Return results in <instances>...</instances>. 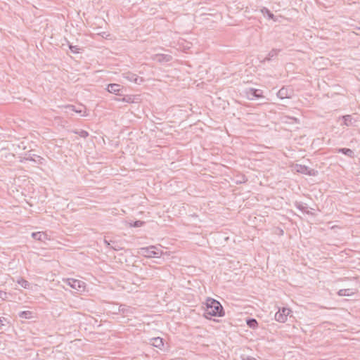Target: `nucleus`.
Masks as SVG:
<instances>
[{"label": "nucleus", "mask_w": 360, "mask_h": 360, "mask_svg": "<svg viewBox=\"0 0 360 360\" xmlns=\"http://www.w3.org/2000/svg\"><path fill=\"white\" fill-rule=\"evenodd\" d=\"M354 292L352 289H341L338 292V295L340 296H350L353 295Z\"/></svg>", "instance_id": "5701e85b"}, {"label": "nucleus", "mask_w": 360, "mask_h": 360, "mask_svg": "<svg viewBox=\"0 0 360 360\" xmlns=\"http://www.w3.org/2000/svg\"><path fill=\"white\" fill-rule=\"evenodd\" d=\"M134 308H132L129 306L125 305V304H121L118 309L119 312L125 316H129V314H132L134 313Z\"/></svg>", "instance_id": "4468645a"}, {"label": "nucleus", "mask_w": 360, "mask_h": 360, "mask_svg": "<svg viewBox=\"0 0 360 360\" xmlns=\"http://www.w3.org/2000/svg\"><path fill=\"white\" fill-rule=\"evenodd\" d=\"M335 151L337 153L344 154V155H347V157H349V158H354V151L352 150H351L350 148H336Z\"/></svg>", "instance_id": "a211bd4d"}, {"label": "nucleus", "mask_w": 360, "mask_h": 360, "mask_svg": "<svg viewBox=\"0 0 360 360\" xmlns=\"http://www.w3.org/2000/svg\"><path fill=\"white\" fill-rule=\"evenodd\" d=\"M0 298H1L4 300H6L7 298V293L0 290Z\"/></svg>", "instance_id": "473e14b6"}, {"label": "nucleus", "mask_w": 360, "mask_h": 360, "mask_svg": "<svg viewBox=\"0 0 360 360\" xmlns=\"http://www.w3.org/2000/svg\"><path fill=\"white\" fill-rule=\"evenodd\" d=\"M155 60L159 63H167L172 60V56L169 54H157Z\"/></svg>", "instance_id": "2eb2a0df"}, {"label": "nucleus", "mask_w": 360, "mask_h": 360, "mask_svg": "<svg viewBox=\"0 0 360 360\" xmlns=\"http://www.w3.org/2000/svg\"><path fill=\"white\" fill-rule=\"evenodd\" d=\"M237 179L236 180V184H244L248 181V178L244 174H240L236 176Z\"/></svg>", "instance_id": "b1692460"}, {"label": "nucleus", "mask_w": 360, "mask_h": 360, "mask_svg": "<svg viewBox=\"0 0 360 360\" xmlns=\"http://www.w3.org/2000/svg\"><path fill=\"white\" fill-rule=\"evenodd\" d=\"M281 49H273L271 51H269L267 56L265 58H264L262 62L265 63L275 60L278 53L281 52Z\"/></svg>", "instance_id": "f8f14e48"}, {"label": "nucleus", "mask_w": 360, "mask_h": 360, "mask_svg": "<svg viewBox=\"0 0 360 360\" xmlns=\"http://www.w3.org/2000/svg\"><path fill=\"white\" fill-rule=\"evenodd\" d=\"M134 97L132 95L124 96L121 99L122 101L125 102V103H134Z\"/></svg>", "instance_id": "bb28decb"}, {"label": "nucleus", "mask_w": 360, "mask_h": 360, "mask_svg": "<svg viewBox=\"0 0 360 360\" xmlns=\"http://www.w3.org/2000/svg\"><path fill=\"white\" fill-rule=\"evenodd\" d=\"M112 245H113L111 247V248L115 251H118L123 249V248L120 246L117 242H115V243H112Z\"/></svg>", "instance_id": "7c9ffc66"}, {"label": "nucleus", "mask_w": 360, "mask_h": 360, "mask_svg": "<svg viewBox=\"0 0 360 360\" xmlns=\"http://www.w3.org/2000/svg\"><path fill=\"white\" fill-rule=\"evenodd\" d=\"M296 171L299 173L306 174L308 176H315L318 174V171L314 169H311L306 165H296Z\"/></svg>", "instance_id": "423d86ee"}, {"label": "nucleus", "mask_w": 360, "mask_h": 360, "mask_svg": "<svg viewBox=\"0 0 360 360\" xmlns=\"http://www.w3.org/2000/svg\"><path fill=\"white\" fill-rule=\"evenodd\" d=\"M75 133L77 134L79 136H81L82 138H86L87 136H89L88 131H86L85 130L82 129L79 131H76Z\"/></svg>", "instance_id": "c85d7f7f"}, {"label": "nucleus", "mask_w": 360, "mask_h": 360, "mask_svg": "<svg viewBox=\"0 0 360 360\" xmlns=\"http://www.w3.org/2000/svg\"><path fill=\"white\" fill-rule=\"evenodd\" d=\"M68 46L72 53H79V48L77 46H74V45L68 43Z\"/></svg>", "instance_id": "cd10ccee"}, {"label": "nucleus", "mask_w": 360, "mask_h": 360, "mask_svg": "<svg viewBox=\"0 0 360 360\" xmlns=\"http://www.w3.org/2000/svg\"><path fill=\"white\" fill-rule=\"evenodd\" d=\"M360 30V28H359Z\"/></svg>", "instance_id": "f704fd0d"}, {"label": "nucleus", "mask_w": 360, "mask_h": 360, "mask_svg": "<svg viewBox=\"0 0 360 360\" xmlns=\"http://www.w3.org/2000/svg\"><path fill=\"white\" fill-rule=\"evenodd\" d=\"M145 224L144 221H141V220H136V221H131L129 223V226L131 227H135V228H138V227H141L142 226L143 224Z\"/></svg>", "instance_id": "a878e982"}, {"label": "nucleus", "mask_w": 360, "mask_h": 360, "mask_svg": "<svg viewBox=\"0 0 360 360\" xmlns=\"http://www.w3.org/2000/svg\"><path fill=\"white\" fill-rule=\"evenodd\" d=\"M246 323L248 326L250 328L255 329L258 327V322L254 318H248L246 319Z\"/></svg>", "instance_id": "6ab92c4d"}, {"label": "nucleus", "mask_w": 360, "mask_h": 360, "mask_svg": "<svg viewBox=\"0 0 360 360\" xmlns=\"http://www.w3.org/2000/svg\"><path fill=\"white\" fill-rule=\"evenodd\" d=\"M202 309L204 310V316L207 319H210V316L222 317L225 314L224 309L221 303L211 297L207 298Z\"/></svg>", "instance_id": "f257e3e1"}, {"label": "nucleus", "mask_w": 360, "mask_h": 360, "mask_svg": "<svg viewBox=\"0 0 360 360\" xmlns=\"http://www.w3.org/2000/svg\"><path fill=\"white\" fill-rule=\"evenodd\" d=\"M6 323H8L7 319L5 317H0V328H1L2 326H6Z\"/></svg>", "instance_id": "c756f323"}, {"label": "nucleus", "mask_w": 360, "mask_h": 360, "mask_svg": "<svg viewBox=\"0 0 360 360\" xmlns=\"http://www.w3.org/2000/svg\"><path fill=\"white\" fill-rule=\"evenodd\" d=\"M68 284L73 289L77 290L78 291L84 290V283L77 279L74 278H68Z\"/></svg>", "instance_id": "9d476101"}, {"label": "nucleus", "mask_w": 360, "mask_h": 360, "mask_svg": "<svg viewBox=\"0 0 360 360\" xmlns=\"http://www.w3.org/2000/svg\"><path fill=\"white\" fill-rule=\"evenodd\" d=\"M262 13L264 15H266L268 17L269 19H271L273 20L274 21H276V18L275 17V15L273 14V13L271 12L270 10H269L266 7H264L262 10H261Z\"/></svg>", "instance_id": "aec40b11"}, {"label": "nucleus", "mask_w": 360, "mask_h": 360, "mask_svg": "<svg viewBox=\"0 0 360 360\" xmlns=\"http://www.w3.org/2000/svg\"><path fill=\"white\" fill-rule=\"evenodd\" d=\"M44 159L39 155L32 153V150L25 153L24 157L20 160L21 162L24 161H32L39 165H42L44 163Z\"/></svg>", "instance_id": "20e7f679"}, {"label": "nucleus", "mask_w": 360, "mask_h": 360, "mask_svg": "<svg viewBox=\"0 0 360 360\" xmlns=\"http://www.w3.org/2000/svg\"><path fill=\"white\" fill-rule=\"evenodd\" d=\"M104 243L105 244L106 247L108 248H111V247L112 246L111 244L112 243H115V241L114 240H107L105 238L104 239Z\"/></svg>", "instance_id": "2f4dec72"}, {"label": "nucleus", "mask_w": 360, "mask_h": 360, "mask_svg": "<svg viewBox=\"0 0 360 360\" xmlns=\"http://www.w3.org/2000/svg\"><path fill=\"white\" fill-rule=\"evenodd\" d=\"M106 90L108 92H110L111 94H114L115 95H118V96L123 95L122 94L123 87L119 84H116V83L109 84L107 86Z\"/></svg>", "instance_id": "6e6552de"}, {"label": "nucleus", "mask_w": 360, "mask_h": 360, "mask_svg": "<svg viewBox=\"0 0 360 360\" xmlns=\"http://www.w3.org/2000/svg\"><path fill=\"white\" fill-rule=\"evenodd\" d=\"M293 95V90L289 86L282 87L277 93V96L281 99L290 98Z\"/></svg>", "instance_id": "0eeeda50"}, {"label": "nucleus", "mask_w": 360, "mask_h": 360, "mask_svg": "<svg viewBox=\"0 0 360 360\" xmlns=\"http://www.w3.org/2000/svg\"><path fill=\"white\" fill-rule=\"evenodd\" d=\"M244 92L248 100L264 98L263 91L261 89L248 88L246 89Z\"/></svg>", "instance_id": "7ed1b4c3"}, {"label": "nucleus", "mask_w": 360, "mask_h": 360, "mask_svg": "<svg viewBox=\"0 0 360 360\" xmlns=\"http://www.w3.org/2000/svg\"><path fill=\"white\" fill-rule=\"evenodd\" d=\"M139 252L146 257H159L161 255V251L153 245L141 248Z\"/></svg>", "instance_id": "f03ea898"}, {"label": "nucleus", "mask_w": 360, "mask_h": 360, "mask_svg": "<svg viewBox=\"0 0 360 360\" xmlns=\"http://www.w3.org/2000/svg\"><path fill=\"white\" fill-rule=\"evenodd\" d=\"M123 77L127 79L129 82H134L135 84H140L142 83L144 79L142 77H139L137 75L127 72L123 74Z\"/></svg>", "instance_id": "1a4fd4ad"}, {"label": "nucleus", "mask_w": 360, "mask_h": 360, "mask_svg": "<svg viewBox=\"0 0 360 360\" xmlns=\"http://www.w3.org/2000/svg\"><path fill=\"white\" fill-rule=\"evenodd\" d=\"M291 312L290 309L283 307L275 314V319L278 322L284 323L287 321V317Z\"/></svg>", "instance_id": "39448f33"}, {"label": "nucleus", "mask_w": 360, "mask_h": 360, "mask_svg": "<svg viewBox=\"0 0 360 360\" xmlns=\"http://www.w3.org/2000/svg\"><path fill=\"white\" fill-rule=\"evenodd\" d=\"M32 237L36 240L44 241L47 239V234L42 231L33 232L32 233Z\"/></svg>", "instance_id": "f3484780"}, {"label": "nucleus", "mask_w": 360, "mask_h": 360, "mask_svg": "<svg viewBox=\"0 0 360 360\" xmlns=\"http://www.w3.org/2000/svg\"><path fill=\"white\" fill-rule=\"evenodd\" d=\"M17 283L23 288L29 289L30 288V283L22 278H19Z\"/></svg>", "instance_id": "4be33fe9"}, {"label": "nucleus", "mask_w": 360, "mask_h": 360, "mask_svg": "<svg viewBox=\"0 0 360 360\" xmlns=\"http://www.w3.org/2000/svg\"><path fill=\"white\" fill-rule=\"evenodd\" d=\"M33 312L31 311H22L18 313V316L22 319H30L32 318Z\"/></svg>", "instance_id": "412c9836"}, {"label": "nucleus", "mask_w": 360, "mask_h": 360, "mask_svg": "<svg viewBox=\"0 0 360 360\" xmlns=\"http://www.w3.org/2000/svg\"><path fill=\"white\" fill-rule=\"evenodd\" d=\"M68 108H70L72 111H74L77 113L81 114V115H82V112L84 111V109H85V108L83 105H81L78 108H77L75 105H69V106H68Z\"/></svg>", "instance_id": "393cba45"}, {"label": "nucleus", "mask_w": 360, "mask_h": 360, "mask_svg": "<svg viewBox=\"0 0 360 360\" xmlns=\"http://www.w3.org/2000/svg\"><path fill=\"white\" fill-rule=\"evenodd\" d=\"M246 360H257V359L252 356H248Z\"/></svg>", "instance_id": "72a5a7b5"}, {"label": "nucleus", "mask_w": 360, "mask_h": 360, "mask_svg": "<svg viewBox=\"0 0 360 360\" xmlns=\"http://www.w3.org/2000/svg\"><path fill=\"white\" fill-rule=\"evenodd\" d=\"M340 119L343 120L342 125H345L347 127L355 126V123L356 122V120L354 119L351 115H343L340 117Z\"/></svg>", "instance_id": "9b49d317"}, {"label": "nucleus", "mask_w": 360, "mask_h": 360, "mask_svg": "<svg viewBox=\"0 0 360 360\" xmlns=\"http://www.w3.org/2000/svg\"><path fill=\"white\" fill-rule=\"evenodd\" d=\"M150 344L153 347L162 349L164 347V340L160 337L153 338L150 340Z\"/></svg>", "instance_id": "ddd939ff"}, {"label": "nucleus", "mask_w": 360, "mask_h": 360, "mask_svg": "<svg viewBox=\"0 0 360 360\" xmlns=\"http://www.w3.org/2000/svg\"><path fill=\"white\" fill-rule=\"evenodd\" d=\"M295 206L296 207V208H297L299 210L306 213L308 215H311V216H314V213H313L312 212H310L309 210H307V207L306 206V205H304V203H302V202H295Z\"/></svg>", "instance_id": "dca6fc26"}]
</instances>
